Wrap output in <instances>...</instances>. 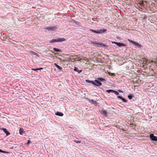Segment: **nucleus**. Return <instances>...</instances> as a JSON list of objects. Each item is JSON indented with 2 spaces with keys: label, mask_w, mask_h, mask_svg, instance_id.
<instances>
[{
  "label": "nucleus",
  "mask_w": 157,
  "mask_h": 157,
  "mask_svg": "<svg viewBox=\"0 0 157 157\" xmlns=\"http://www.w3.org/2000/svg\"><path fill=\"white\" fill-rule=\"evenodd\" d=\"M57 28L56 26H48L45 28H44V29L48 31H54L57 29Z\"/></svg>",
  "instance_id": "39448f33"
},
{
  "label": "nucleus",
  "mask_w": 157,
  "mask_h": 157,
  "mask_svg": "<svg viewBox=\"0 0 157 157\" xmlns=\"http://www.w3.org/2000/svg\"><path fill=\"white\" fill-rule=\"evenodd\" d=\"M66 40L64 38H59L57 39H54L51 40L49 42L50 43H53L55 42H62Z\"/></svg>",
  "instance_id": "20e7f679"
},
{
  "label": "nucleus",
  "mask_w": 157,
  "mask_h": 157,
  "mask_svg": "<svg viewBox=\"0 0 157 157\" xmlns=\"http://www.w3.org/2000/svg\"><path fill=\"white\" fill-rule=\"evenodd\" d=\"M0 152L3 153H8V152L6 151H3V150H2L1 149H0Z\"/></svg>",
  "instance_id": "b1692460"
},
{
  "label": "nucleus",
  "mask_w": 157,
  "mask_h": 157,
  "mask_svg": "<svg viewBox=\"0 0 157 157\" xmlns=\"http://www.w3.org/2000/svg\"><path fill=\"white\" fill-rule=\"evenodd\" d=\"M74 71H76L77 72H78V68H77V67H74Z\"/></svg>",
  "instance_id": "4be33fe9"
},
{
  "label": "nucleus",
  "mask_w": 157,
  "mask_h": 157,
  "mask_svg": "<svg viewBox=\"0 0 157 157\" xmlns=\"http://www.w3.org/2000/svg\"><path fill=\"white\" fill-rule=\"evenodd\" d=\"M82 70H78V72L79 73H81L82 72Z\"/></svg>",
  "instance_id": "bb28decb"
},
{
  "label": "nucleus",
  "mask_w": 157,
  "mask_h": 157,
  "mask_svg": "<svg viewBox=\"0 0 157 157\" xmlns=\"http://www.w3.org/2000/svg\"><path fill=\"white\" fill-rule=\"evenodd\" d=\"M149 137L150 139L152 141H157V137L155 136L153 133L150 134Z\"/></svg>",
  "instance_id": "0eeeda50"
},
{
  "label": "nucleus",
  "mask_w": 157,
  "mask_h": 157,
  "mask_svg": "<svg viewBox=\"0 0 157 157\" xmlns=\"http://www.w3.org/2000/svg\"><path fill=\"white\" fill-rule=\"evenodd\" d=\"M128 98L129 99H131L132 98L134 97V96L132 94H130L128 96Z\"/></svg>",
  "instance_id": "2eb2a0df"
},
{
  "label": "nucleus",
  "mask_w": 157,
  "mask_h": 157,
  "mask_svg": "<svg viewBox=\"0 0 157 157\" xmlns=\"http://www.w3.org/2000/svg\"><path fill=\"white\" fill-rule=\"evenodd\" d=\"M98 40L91 41V44H93L94 45H98Z\"/></svg>",
  "instance_id": "4468645a"
},
{
  "label": "nucleus",
  "mask_w": 157,
  "mask_h": 157,
  "mask_svg": "<svg viewBox=\"0 0 157 157\" xmlns=\"http://www.w3.org/2000/svg\"><path fill=\"white\" fill-rule=\"evenodd\" d=\"M38 70H40L43 69V68L42 67H40V68H38Z\"/></svg>",
  "instance_id": "c85d7f7f"
},
{
  "label": "nucleus",
  "mask_w": 157,
  "mask_h": 157,
  "mask_svg": "<svg viewBox=\"0 0 157 157\" xmlns=\"http://www.w3.org/2000/svg\"><path fill=\"white\" fill-rule=\"evenodd\" d=\"M0 129L2 130L4 133L6 134V136H8L9 135H10V132L6 129L5 128H1Z\"/></svg>",
  "instance_id": "1a4fd4ad"
},
{
  "label": "nucleus",
  "mask_w": 157,
  "mask_h": 157,
  "mask_svg": "<svg viewBox=\"0 0 157 157\" xmlns=\"http://www.w3.org/2000/svg\"><path fill=\"white\" fill-rule=\"evenodd\" d=\"M121 100H122V101L123 102H127V100L123 97L122 98Z\"/></svg>",
  "instance_id": "aec40b11"
},
{
  "label": "nucleus",
  "mask_w": 157,
  "mask_h": 157,
  "mask_svg": "<svg viewBox=\"0 0 157 157\" xmlns=\"http://www.w3.org/2000/svg\"><path fill=\"white\" fill-rule=\"evenodd\" d=\"M106 43H104L103 42L98 41V47H104L106 46Z\"/></svg>",
  "instance_id": "6e6552de"
},
{
  "label": "nucleus",
  "mask_w": 157,
  "mask_h": 157,
  "mask_svg": "<svg viewBox=\"0 0 157 157\" xmlns=\"http://www.w3.org/2000/svg\"><path fill=\"white\" fill-rule=\"evenodd\" d=\"M55 114L56 115L60 117H62L63 115V114L61 112H57L55 113Z\"/></svg>",
  "instance_id": "ddd939ff"
},
{
  "label": "nucleus",
  "mask_w": 157,
  "mask_h": 157,
  "mask_svg": "<svg viewBox=\"0 0 157 157\" xmlns=\"http://www.w3.org/2000/svg\"><path fill=\"white\" fill-rule=\"evenodd\" d=\"M32 70L34 71H37L38 70V68L33 69H32Z\"/></svg>",
  "instance_id": "393cba45"
},
{
  "label": "nucleus",
  "mask_w": 157,
  "mask_h": 157,
  "mask_svg": "<svg viewBox=\"0 0 157 157\" xmlns=\"http://www.w3.org/2000/svg\"><path fill=\"white\" fill-rule=\"evenodd\" d=\"M113 93H114L117 95H118L119 94L118 92H117L116 91H115V90H113Z\"/></svg>",
  "instance_id": "412c9836"
},
{
  "label": "nucleus",
  "mask_w": 157,
  "mask_h": 157,
  "mask_svg": "<svg viewBox=\"0 0 157 157\" xmlns=\"http://www.w3.org/2000/svg\"><path fill=\"white\" fill-rule=\"evenodd\" d=\"M54 51L56 52H61V50L59 49L58 48H53V49Z\"/></svg>",
  "instance_id": "f3484780"
},
{
  "label": "nucleus",
  "mask_w": 157,
  "mask_h": 157,
  "mask_svg": "<svg viewBox=\"0 0 157 157\" xmlns=\"http://www.w3.org/2000/svg\"><path fill=\"white\" fill-rule=\"evenodd\" d=\"M111 76H115V74L114 73H111Z\"/></svg>",
  "instance_id": "cd10ccee"
},
{
  "label": "nucleus",
  "mask_w": 157,
  "mask_h": 157,
  "mask_svg": "<svg viewBox=\"0 0 157 157\" xmlns=\"http://www.w3.org/2000/svg\"><path fill=\"white\" fill-rule=\"evenodd\" d=\"M74 141L76 143H77V144H79V143H80L81 142V141H79V140H74Z\"/></svg>",
  "instance_id": "5701e85b"
},
{
  "label": "nucleus",
  "mask_w": 157,
  "mask_h": 157,
  "mask_svg": "<svg viewBox=\"0 0 157 157\" xmlns=\"http://www.w3.org/2000/svg\"><path fill=\"white\" fill-rule=\"evenodd\" d=\"M73 22L75 23V24L77 25H79L80 24V22H79L76 21L74 20L73 21Z\"/></svg>",
  "instance_id": "6ab92c4d"
},
{
  "label": "nucleus",
  "mask_w": 157,
  "mask_h": 157,
  "mask_svg": "<svg viewBox=\"0 0 157 157\" xmlns=\"http://www.w3.org/2000/svg\"><path fill=\"white\" fill-rule=\"evenodd\" d=\"M101 114H103L104 116L106 117L107 116V113L106 111L103 108L101 110Z\"/></svg>",
  "instance_id": "f8f14e48"
},
{
  "label": "nucleus",
  "mask_w": 157,
  "mask_h": 157,
  "mask_svg": "<svg viewBox=\"0 0 157 157\" xmlns=\"http://www.w3.org/2000/svg\"><path fill=\"white\" fill-rule=\"evenodd\" d=\"M31 143V141H30V140H28V142H27L28 144H30V143Z\"/></svg>",
  "instance_id": "7c9ffc66"
},
{
  "label": "nucleus",
  "mask_w": 157,
  "mask_h": 157,
  "mask_svg": "<svg viewBox=\"0 0 157 157\" xmlns=\"http://www.w3.org/2000/svg\"><path fill=\"white\" fill-rule=\"evenodd\" d=\"M117 98H118L119 99H121L122 98V97L120 96H118L117 97Z\"/></svg>",
  "instance_id": "a878e982"
},
{
  "label": "nucleus",
  "mask_w": 157,
  "mask_h": 157,
  "mask_svg": "<svg viewBox=\"0 0 157 157\" xmlns=\"http://www.w3.org/2000/svg\"><path fill=\"white\" fill-rule=\"evenodd\" d=\"M128 41H129L130 43L132 44H133L134 45L138 47L139 48H141L142 46L140 44L137 42L133 41L132 40L129 39H128Z\"/></svg>",
  "instance_id": "7ed1b4c3"
},
{
  "label": "nucleus",
  "mask_w": 157,
  "mask_h": 157,
  "mask_svg": "<svg viewBox=\"0 0 157 157\" xmlns=\"http://www.w3.org/2000/svg\"><path fill=\"white\" fill-rule=\"evenodd\" d=\"M118 92H119L120 93H121V92L122 93L123 92V91L122 90H118Z\"/></svg>",
  "instance_id": "c756f323"
},
{
  "label": "nucleus",
  "mask_w": 157,
  "mask_h": 157,
  "mask_svg": "<svg viewBox=\"0 0 157 157\" xmlns=\"http://www.w3.org/2000/svg\"><path fill=\"white\" fill-rule=\"evenodd\" d=\"M3 36H6V34H3Z\"/></svg>",
  "instance_id": "2f4dec72"
},
{
  "label": "nucleus",
  "mask_w": 157,
  "mask_h": 157,
  "mask_svg": "<svg viewBox=\"0 0 157 157\" xmlns=\"http://www.w3.org/2000/svg\"><path fill=\"white\" fill-rule=\"evenodd\" d=\"M54 65L58 68V69L60 71H63V68L62 67H60L59 66L57 65L56 63H54Z\"/></svg>",
  "instance_id": "9d476101"
},
{
  "label": "nucleus",
  "mask_w": 157,
  "mask_h": 157,
  "mask_svg": "<svg viewBox=\"0 0 157 157\" xmlns=\"http://www.w3.org/2000/svg\"><path fill=\"white\" fill-rule=\"evenodd\" d=\"M112 43L113 44H115L117 46H118L119 47H122L123 46L125 47L126 45V44L123 43L117 42L115 41L112 42Z\"/></svg>",
  "instance_id": "423d86ee"
},
{
  "label": "nucleus",
  "mask_w": 157,
  "mask_h": 157,
  "mask_svg": "<svg viewBox=\"0 0 157 157\" xmlns=\"http://www.w3.org/2000/svg\"><path fill=\"white\" fill-rule=\"evenodd\" d=\"M23 132H24L23 129L22 128H19V134L21 135H23Z\"/></svg>",
  "instance_id": "dca6fc26"
},
{
  "label": "nucleus",
  "mask_w": 157,
  "mask_h": 157,
  "mask_svg": "<svg viewBox=\"0 0 157 157\" xmlns=\"http://www.w3.org/2000/svg\"><path fill=\"white\" fill-rule=\"evenodd\" d=\"M113 90L112 89L108 90H106V91L108 93H110V92L113 93Z\"/></svg>",
  "instance_id": "a211bd4d"
},
{
  "label": "nucleus",
  "mask_w": 157,
  "mask_h": 157,
  "mask_svg": "<svg viewBox=\"0 0 157 157\" xmlns=\"http://www.w3.org/2000/svg\"><path fill=\"white\" fill-rule=\"evenodd\" d=\"M106 79L101 77H99L97 78V79H95L94 81L92 80H89L86 79L85 82L88 83H91L95 86H100L102 85L101 82L105 83L106 82Z\"/></svg>",
  "instance_id": "f257e3e1"
},
{
  "label": "nucleus",
  "mask_w": 157,
  "mask_h": 157,
  "mask_svg": "<svg viewBox=\"0 0 157 157\" xmlns=\"http://www.w3.org/2000/svg\"><path fill=\"white\" fill-rule=\"evenodd\" d=\"M89 101L91 103L94 104V105H96L97 104V102L96 101H94L93 99L89 100Z\"/></svg>",
  "instance_id": "9b49d317"
},
{
  "label": "nucleus",
  "mask_w": 157,
  "mask_h": 157,
  "mask_svg": "<svg viewBox=\"0 0 157 157\" xmlns=\"http://www.w3.org/2000/svg\"><path fill=\"white\" fill-rule=\"evenodd\" d=\"M107 29H97L96 30L90 29L89 31L94 33V35H97V34H102L106 32Z\"/></svg>",
  "instance_id": "f03ea898"
}]
</instances>
